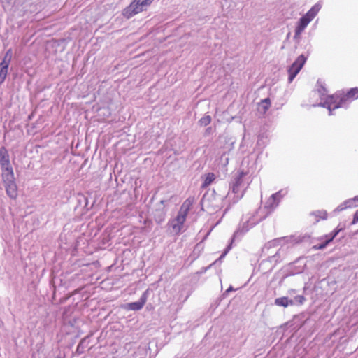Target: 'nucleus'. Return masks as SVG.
<instances>
[{"label":"nucleus","instance_id":"27","mask_svg":"<svg viewBox=\"0 0 358 358\" xmlns=\"http://www.w3.org/2000/svg\"><path fill=\"white\" fill-rule=\"evenodd\" d=\"M228 164V158L225 159V164Z\"/></svg>","mask_w":358,"mask_h":358},{"label":"nucleus","instance_id":"19","mask_svg":"<svg viewBox=\"0 0 358 358\" xmlns=\"http://www.w3.org/2000/svg\"><path fill=\"white\" fill-rule=\"evenodd\" d=\"M8 68L0 66V84L3 83L6 78Z\"/></svg>","mask_w":358,"mask_h":358},{"label":"nucleus","instance_id":"13","mask_svg":"<svg viewBox=\"0 0 358 358\" xmlns=\"http://www.w3.org/2000/svg\"><path fill=\"white\" fill-rule=\"evenodd\" d=\"M275 304L278 306H282L284 308H287L289 306H294V302L292 299H289L287 296H282V297L276 298L275 299Z\"/></svg>","mask_w":358,"mask_h":358},{"label":"nucleus","instance_id":"3","mask_svg":"<svg viewBox=\"0 0 358 358\" xmlns=\"http://www.w3.org/2000/svg\"><path fill=\"white\" fill-rule=\"evenodd\" d=\"M358 99V87L351 88L346 94L336 92L335 94L329 96L320 106L329 110L331 115L332 110L338 108H346L350 103Z\"/></svg>","mask_w":358,"mask_h":358},{"label":"nucleus","instance_id":"28","mask_svg":"<svg viewBox=\"0 0 358 358\" xmlns=\"http://www.w3.org/2000/svg\"><path fill=\"white\" fill-rule=\"evenodd\" d=\"M224 156V154H223V155H222L221 158H222V159H223Z\"/></svg>","mask_w":358,"mask_h":358},{"label":"nucleus","instance_id":"17","mask_svg":"<svg viewBox=\"0 0 358 358\" xmlns=\"http://www.w3.org/2000/svg\"><path fill=\"white\" fill-rule=\"evenodd\" d=\"M12 58V50L9 49L6 51L2 62L0 63V66L8 68Z\"/></svg>","mask_w":358,"mask_h":358},{"label":"nucleus","instance_id":"25","mask_svg":"<svg viewBox=\"0 0 358 358\" xmlns=\"http://www.w3.org/2000/svg\"><path fill=\"white\" fill-rule=\"evenodd\" d=\"M318 92L322 96H324L325 95L327 90L324 87L321 86L320 88L318 89Z\"/></svg>","mask_w":358,"mask_h":358},{"label":"nucleus","instance_id":"20","mask_svg":"<svg viewBox=\"0 0 358 358\" xmlns=\"http://www.w3.org/2000/svg\"><path fill=\"white\" fill-rule=\"evenodd\" d=\"M211 120L210 115H205L199 120V122L201 126H207L211 122Z\"/></svg>","mask_w":358,"mask_h":358},{"label":"nucleus","instance_id":"21","mask_svg":"<svg viewBox=\"0 0 358 358\" xmlns=\"http://www.w3.org/2000/svg\"><path fill=\"white\" fill-rule=\"evenodd\" d=\"M231 245H228L226 249L224 250V252L221 255V256L220 257V258L217 260H215L213 263H212L211 264H210L207 268H206L204 270L206 271L208 268H210L213 265L217 263V261L220 260L222 258H223L227 253L228 252L231 250Z\"/></svg>","mask_w":358,"mask_h":358},{"label":"nucleus","instance_id":"14","mask_svg":"<svg viewBox=\"0 0 358 358\" xmlns=\"http://www.w3.org/2000/svg\"><path fill=\"white\" fill-rule=\"evenodd\" d=\"M315 217V223H317L320 220H327V213L324 210L313 211L310 214Z\"/></svg>","mask_w":358,"mask_h":358},{"label":"nucleus","instance_id":"1","mask_svg":"<svg viewBox=\"0 0 358 358\" xmlns=\"http://www.w3.org/2000/svg\"><path fill=\"white\" fill-rule=\"evenodd\" d=\"M282 190H280L273 194L266 201L263 208H259L255 215L250 217L248 220L243 224L241 229H238L234 232L233 237L231 239V243L234 238L239 234L242 235L247 232L250 228L258 224L262 220L266 219L279 206L280 202L284 197Z\"/></svg>","mask_w":358,"mask_h":358},{"label":"nucleus","instance_id":"23","mask_svg":"<svg viewBox=\"0 0 358 358\" xmlns=\"http://www.w3.org/2000/svg\"><path fill=\"white\" fill-rule=\"evenodd\" d=\"M262 107L264 109V110H268L271 105V101H270L269 98H266V99L262 100Z\"/></svg>","mask_w":358,"mask_h":358},{"label":"nucleus","instance_id":"5","mask_svg":"<svg viewBox=\"0 0 358 358\" xmlns=\"http://www.w3.org/2000/svg\"><path fill=\"white\" fill-rule=\"evenodd\" d=\"M154 0H133L129 6L122 11V15L127 19L131 18L136 14L146 10Z\"/></svg>","mask_w":358,"mask_h":358},{"label":"nucleus","instance_id":"2","mask_svg":"<svg viewBox=\"0 0 358 358\" xmlns=\"http://www.w3.org/2000/svg\"><path fill=\"white\" fill-rule=\"evenodd\" d=\"M246 176L247 173L243 170H238L233 176L229 192L225 197L227 201L229 202V206L236 203L243 198L248 185V182L244 180ZM229 208L230 206H228L224 210V213H226Z\"/></svg>","mask_w":358,"mask_h":358},{"label":"nucleus","instance_id":"12","mask_svg":"<svg viewBox=\"0 0 358 358\" xmlns=\"http://www.w3.org/2000/svg\"><path fill=\"white\" fill-rule=\"evenodd\" d=\"M194 199L193 197L187 198L180 206L178 213L182 214L185 216H187V214L193 205Z\"/></svg>","mask_w":358,"mask_h":358},{"label":"nucleus","instance_id":"7","mask_svg":"<svg viewBox=\"0 0 358 358\" xmlns=\"http://www.w3.org/2000/svg\"><path fill=\"white\" fill-rule=\"evenodd\" d=\"M307 60V57L303 55H299L293 64L289 67L287 71L289 74L288 82L291 83L296 76L299 73Z\"/></svg>","mask_w":358,"mask_h":358},{"label":"nucleus","instance_id":"29","mask_svg":"<svg viewBox=\"0 0 358 358\" xmlns=\"http://www.w3.org/2000/svg\"><path fill=\"white\" fill-rule=\"evenodd\" d=\"M57 358H61V357H57Z\"/></svg>","mask_w":358,"mask_h":358},{"label":"nucleus","instance_id":"11","mask_svg":"<svg viewBox=\"0 0 358 358\" xmlns=\"http://www.w3.org/2000/svg\"><path fill=\"white\" fill-rule=\"evenodd\" d=\"M358 206V196H355L353 198L348 199L341 203L335 210H334V213H338L341 212L345 209L349 208H355Z\"/></svg>","mask_w":358,"mask_h":358},{"label":"nucleus","instance_id":"8","mask_svg":"<svg viewBox=\"0 0 358 358\" xmlns=\"http://www.w3.org/2000/svg\"><path fill=\"white\" fill-rule=\"evenodd\" d=\"M0 166L2 173H14L10 165L8 151L3 146L0 148Z\"/></svg>","mask_w":358,"mask_h":358},{"label":"nucleus","instance_id":"4","mask_svg":"<svg viewBox=\"0 0 358 358\" xmlns=\"http://www.w3.org/2000/svg\"><path fill=\"white\" fill-rule=\"evenodd\" d=\"M320 9L321 5L317 3L299 19L295 29L294 37H297L301 35L308 24L315 18Z\"/></svg>","mask_w":358,"mask_h":358},{"label":"nucleus","instance_id":"24","mask_svg":"<svg viewBox=\"0 0 358 358\" xmlns=\"http://www.w3.org/2000/svg\"><path fill=\"white\" fill-rule=\"evenodd\" d=\"M358 222V210L353 215V220L352 221V224H355Z\"/></svg>","mask_w":358,"mask_h":358},{"label":"nucleus","instance_id":"22","mask_svg":"<svg viewBox=\"0 0 358 358\" xmlns=\"http://www.w3.org/2000/svg\"><path fill=\"white\" fill-rule=\"evenodd\" d=\"M295 304L301 305L305 301L306 299L303 295H297L296 296L294 299H292Z\"/></svg>","mask_w":358,"mask_h":358},{"label":"nucleus","instance_id":"9","mask_svg":"<svg viewBox=\"0 0 358 358\" xmlns=\"http://www.w3.org/2000/svg\"><path fill=\"white\" fill-rule=\"evenodd\" d=\"M148 290L144 292L138 301L126 303L124 308L127 310H140L143 308L147 301Z\"/></svg>","mask_w":358,"mask_h":358},{"label":"nucleus","instance_id":"18","mask_svg":"<svg viewBox=\"0 0 358 358\" xmlns=\"http://www.w3.org/2000/svg\"><path fill=\"white\" fill-rule=\"evenodd\" d=\"M341 230V229H336L331 234H329L328 239H327L324 243L319 245L318 248L322 249L325 248L326 245L338 235Z\"/></svg>","mask_w":358,"mask_h":358},{"label":"nucleus","instance_id":"15","mask_svg":"<svg viewBox=\"0 0 358 358\" xmlns=\"http://www.w3.org/2000/svg\"><path fill=\"white\" fill-rule=\"evenodd\" d=\"M88 338H89V336H86V337L83 338L78 343L77 348H76V352L78 354H82L84 352L85 348L87 347L88 343H89Z\"/></svg>","mask_w":358,"mask_h":358},{"label":"nucleus","instance_id":"16","mask_svg":"<svg viewBox=\"0 0 358 358\" xmlns=\"http://www.w3.org/2000/svg\"><path fill=\"white\" fill-rule=\"evenodd\" d=\"M215 180V175L213 173H208L204 176L202 187H208Z\"/></svg>","mask_w":358,"mask_h":358},{"label":"nucleus","instance_id":"26","mask_svg":"<svg viewBox=\"0 0 358 358\" xmlns=\"http://www.w3.org/2000/svg\"><path fill=\"white\" fill-rule=\"evenodd\" d=\"M234 289L233 288V287H232V286H230V287H229V288L225 291L224 294H225V295H227V294H228L230 292L234 291Z\"/></svg>","mask_w":358,"mask_h":358},{"label":"nucleus","instance_id":"6","mask_svg":"<svg viewBox=\"0 0 358 358\" xmlns=\"http://www.w3.org/2000/svg\"><path fill=\"white\" fill-rule=\"evenodd\" d=\"M2 179L7 195L10 199H15L18 194L14 173H2Z\"/></svg>","mask_w":358,"mask_h":358},{"label":"nucleus","instance_id":"10","mask_svg":"<svg viewBox=\"0 0 358 358\" xmlns=\"http://www.w3.org/2000/svg\"><path fill=\"white\" fill-rule=\"evenodd\" d=\"M187 217L178 213L177 216L169 222L170 226L176 234H180L183 228Z\"/></svg>","mask_w":358,"mask_h":358}]
</instances>
